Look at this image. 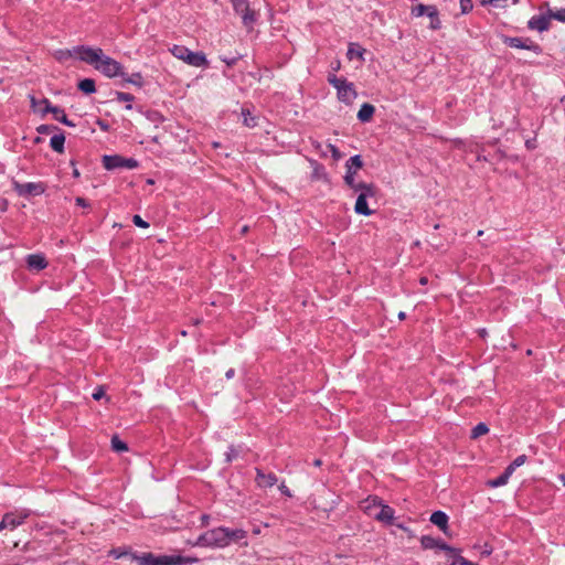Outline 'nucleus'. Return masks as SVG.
<instances>
[{"label":"nucleus","instance_id":"obj_1","mask_svg":"<svg viewBox=\"0 0 565 565\" xmlns=\"http://www.w3.org/2000/svg\"><path fill=\"white\" fill-rule=\"evenodd\" d=\"M134 559L139 565H191L199 563V558L194 556L181 555H156L153 553H142L134 555Z\"/></svg>","mask_w":565,"mask_h":565},{"label":"nucleus","instance_id":"obj_2","mask_svg":"<svg viewBox=\"0 0 565 565\" xmlns=\"http://www.w3.org/2000/svg\"><path fill=\"white\" fill-rule=\"evenodd\" d=\"M420 544H422L423 548H425V550L438 548V550L445 551L449 558L448 565H475L473 563H471V562L467 561L466 558H463L462 556H460L458 550L449 546L441 540H437L429 535H424L420 539Z\"/></svg>","mask_w":565,"mask_h":565},{"label":"nucleus","instance_id":"obj_3","mask_svg":"<svg viewBox=\"0 0 565 565\" xmlns=\"http://www.w3.org/2000/svg\"><path fill=\"white\" fill-rule=\"evenodd\" d=\"M193 546L211 547V548H225L227 541L224 535V526L214 527L198 536L195 542L190 543Z\"/></svg>","mask_w":565,"mask_h":565},{"label":"nucleus","instance_id":"obj_4","mask_svg":"<svg viewBox=\"0 0 565 565\" xmlns=\"http://www.w3.org/2000/svg\"><path fill=\"white\" fill-rule=\"evenodd\" d=\"M171 54L185 62L186 64L195 67L207 66L209 62L203 52H192L186 46L173 45L170 49Z\"/></svg>","mask_w":565,"mask_h":565},{"label":"nucleus","instance_id":"obj_5","mask_svg":"<svg viewBox=\"0 0 565 565\" xmlns=\"http://www.w3.org/2000/svg\"><path fill=\"white\" fill-rule=\"evenodd\" d=\"M328 82L337 89L338 98L341 102L350 104L356 97L353 83L348 82L345 78H339L334 74H330Z\"/></svg>","mask_w":565,"mask_h":565},{"label":"nucleus","instance_id":"obj_6","mask_svg":"<svg viewBox=\"0 0 565 565\" xmlns=\"http://www.w3.org/2000/svg\"><path fill=\"white\" fill-rule=\"evenodd\" d=\"M234 11L241 15L242 23L248 30L253 29L258 19L255 10L250 9L248 0H232Z\"/></svg>","mask_w":565,"mask_h":565},{"label":"nucleus","instance_id":"obj_7","mask_svg":"<svg viewBox=\"0 0 565 565\" xmlns=\"http://www.w3.org/2000/svg\"><path fill=\"white\" fill-rule=\"evenodd\" d=\"M73 52L78 56L81 61L93 65L95 68L104 56L102 49L85 45L74 47Z\"/></svg>","mask_w":565,"mask_h":565},{"label":"nucleus","instance_id":"obj_8","mask_svg":"<svg viewBox=\"0 0 565 565\" xmlns=\"http://www.w3.org/2000/svg\"><path fill=\"white\" fill-rule=\"evenodd\" d=\"M96 70L103 73L105 76L113 78L116 76L124 77L126 73L124 72L122 65L116 60L104 54L103 58L96 65Z\"/></svg>","mask_w":565,"mask_h":565},{"label":"nucleus","instance_id":"obj_9","mask_svg":"<svg viewBox=\"0 0 565 565\" xmlns=\"http://www.w3.org/2000/svg\"><path fill=\"white\" fill-rule=\"evenodd\" d=\"M360 194L358 195L354 211L358 214L369 216L373 214V211L367 205V199L373 198L375 195V186L373 184H369L367 186L359 190Z\"/></svg>","mask_w":565,"mask_h":565},{"label":"nucleus","instance_id":"obj_10","mask_svg":"<svg viewBox=\"0 0 565 565\" xmlns=\"http://www.w3.org/2000/svg\"><path fill=\"white\" fill-rule=\"evenodd\" d=\"M12 188L20 196L40 195L45 191V186L42 182L20 183L13 180Z\"/></svg>","mask_w":565,"mask_h":565},{"label":"nucleus","instance_id":"obj_11","mask_svg":"<svg viewBox=\"0 0 565 565\" xmlns=\"http://www.w3.org/2000/svg\"><path fill=\"white\" fill-rule=\"evenodd\" d=\"M39 104H44V109L42 110V116L51 113L54 115V119L64 124L68 127H75V124L67 118L64 110L57 106H52L51 102L47 98L40 99Z\"/></svg>","mask_w":565,"mask_h":565},{"label":"nucleus","instance_id":"obj_12","mask_svg":"<svg viewBox=\"0 0 565 565\" xmlns=\"http://www.w3.org/2000/svg\"><path fill=\"white\" fill-rule=\"evenodd\" d=\"M527 460L526 455L518 456L507 468L505 470L497 477V487H501L508 483L510 477L513 475L516 468L524 465Z\"/></svg>","mask_w":565,"mask_h":565},{"label":"nucleus","instance_id":"obj_13","mask_svg":"<svg viewBox=\"0 0 565 565\" xmlns=\"http://www.w3.org/2000/svg\"><path fill=\"white\" fill-rule=\"evenodd\" d=\"M551 20H552V15L550 13V10L547 9L546 13H541V14L533 15L527 21V28L530 30H535V31H539V32H544V31H547L550 29Z\"/></svg>","mask_w":565,"mask_h":565},{"label":"nucleus","instance_id":"obj_14","mask_svg":"<svg viewBox=\"0 0 565 565\" xmlns=\"http://www.w3.org/2000/svg\"><path fill=\"white\" fill-rule=\"evenodd\" d=\"M224 535L225 540L227 541V546H230L232 543H238L242 540H246L247 531L243 529H230L224 526ZM247 541H244L243 546H247Z\"/></svg>","mask_w":565,"mask_h":565},{"label":"nucleus","instance_id":"obj_15","mask_svg":"<svg viewBox=\"0 0 565 565\" xmlns=\"http://www.w3.org/2000/svg\"><path fill=\"white\" fill-rule=\"evenodd\" d=\"M256 483L260 488H271L278 481L277 476L273 472L265 473L262 469L256 468Z\"/></svg>","mask_w":565,"mask_h":565},{"label":"nucleus","instance_id":"obj_16","mask_svg":"<svg viewBox=\"0 0 565 565\" xmlns=\"http://www.w3.org/2000/svg\"><path fill=\"white\" fill-rule=\"evenodd\" d=\"M26 265L30 270L40 271L47 267V260L42 254H31L26 257Z\"/></svg>","mask_w":565,"mask_h":565},{"label":"nucleus","instance_id":"obj_17","mask_svg":"<svg viewBox=\"0 0 565 565\" xmlns=\"http://www.w3.org/2000/svg\"><path fill=\"white\" fill-rule=\"evenodd\" d=\"M26 518V515H17L14 513H6L2 518V521H1V526H2V530L3 529H15L17 526H19L20 524L23 523L24 519Z\"/></svg>","mask_w":565,"mask_h":565},{"label":"nucleus","instance_id":"obj_18","mask_svg":"<svg viewBox=\"0 0 565 565\" xmlns=\"http://www.w3.org/2000/svg\"><path fill=\"white\" fill-rule=\"evenodd\" d=\"M124 157L119 154H105L103 157V166L106 170H115L118 168H122Z\"/></svg>","mask_w":565,"mask_h":565},{"label":"nucleus","instance_id":"obj_19","mask_svg":"<svg viewBox=\"0 0 565 565\" xmlns=\"http://www.w3.org/2000/svg\"><path fill=\"white\" fill-rule=\"evenodd\" d=\"M380 511L374 514V518L381 522H385L387 524H391L394 519V510L386 505L379 502Z\"/></svg>","mask_w":565,"mask_h":565},{"label":"nucleus","instance_id":"obj_20","mask_svg":"<svg viewBox=\"0 0 565 565\" xmlns=\"http://www.w3.org/2000/svg\"><path fill=\"white\" fill-rule=\"evenodd\" d=\"M430 522L438 526L445 534H447L448 529V515L443 511H435L430 515Z\"/></svg>","mask_w":565,"mask_h":565},{"label":"nucleus","instance_id":"obj_21","mask_svg":"<svg viewBox=\"0 0 565 565\" xmlns=\"http://www.w3.org/2000/svg\"><path fill=\"white\" fill-rule=\"evenodd\" d=\"M412 13L415 17L427 14L429 18H436L438 11L435 6L418 4L413 9Z\"/></svg>","mask_w":565,"mask_h":565},{"label":"nucleus","instance_id":"obj_22","mask_svg":"<svg viewBox=\"0 0 565 565\" xmlns=\"http://www.w3.org/2000/svg\"><path fill=\"white\" fill-rule=\"evenodd\" d=\"M375 107L371 104L365 103L361 106L360 110L358 111V119L361 122H367L372 119Z\"/></svg>","mask_w":565,"mask_h":565},{"label":"nucleus","instance_id":"obj_23","mask_svg":"<svg viewBox=\"0 0 565 565\" xmlns=\"http://www.w3.org/2000/svg\"><path fill=\"white\" fill-rule=\"evenodd\" d=\"M354 174H355V170H351V168L349 167V169L347 170L345 172V175H344V182L354 191H359L365 186H367L369 184L367 183H364V182H360V183H356L355 180H354Z\"/></svg>","mask_w":565,"mask_h":565},{"label":"nucleus","instance_id":"obj_24","mask_svg":"<svg viewBox=\"0 0 565 565\" xmlns=\"http://www.w3.org/2000/svg\"><path fill=\"white\" fill-rule=\"evenodd\" d=\"M65 136L63 134L54 135L50 140L51 148L62 153L64 151Z\"/></svg>","mask_w":565,"mask_h":565},{"label":"nucleus","instance_id":"obj_25","mask_svg":"<svg viewBox=\"0 0 565 565\" xmlns=\"http://www.w3.org/2000/svg\"><path fill=\"white\" fill-rule=\"evenodd\" d=\"M500 39L509 47L522 49V45H524L523 44V38H520V36L513 38V36H509V35H505V34H501Z\"/></svg>","mask_w":565,"mask_h":565},{"label":"nucleus","instance_id":"obj_26","mask_svg":"<svg viewBox=\"0 0 565 565\" xmlns=\"http://www.w3.org/2000/svg\"><path fill=\"white\" fill-rule=\"evenodd\" d=\"M78 89L85 94H93L96 92L95 81L92 78L82 79L78 85Z\"/></svg>","mask_w":565,"mask_h":565},{"label":"nucleus","instance_id":"obj_27","mask_svg":"<svg viewBox=\"0 0 565 565\" xmlns=\"http://www.w3.org/2000/svg\"><path fill=\"white\" fill-rule=\"evenodd\" d=\"M523 44L522 45V50H527V51H531L533 53H535L536 55H540L543 53V49L540 44H537L536 42H534L533 40H531L530 38H523Z\"/></svg>","mask_w":565,"mask_h":565},{"label":"nucleus","instance_id":"obj_28","mask_svg":"<svg viewBox=\"0 0 565 565\" xmlns=\"http://www.w3.org/2000/svg\"><path fill=\"white\" fill-rule=\"evenodd\" d=\"M121 78L125 83L132 84L137 87L143 86V77H142L141 73H132L130 75L126 73V76H124Z\"/></svg>","mask_w":565,"mask_h":565},{"label":"nucleus","instance_id":"obj_29","mask_svg":"<svg viewBox=\"0 0 565 565\" xmlns=\"http://www.w3.org/2000/svg\"><path fill=\"white\" fill-rule=\"evenodd\" d=\"M111 448L117 452H122L128 450V446L125 441H122L118 436H113L111 438Z\"/></svg>","mask_w":565,"mask_h":565},{"label":"nucleus","instance_id":"obj_30","mask_svg":"<svg viewBox=\"0 0 565 565\" xmlns=\"http://www.w3.org/2000/svg\"><path fill=\"white\" fill-rule=\"evenodd\" d=\"M363 166V162H362V159H361V156L359 154H355V156H352L345 163V168L347 170L349 169V167L351 168V170H353V168L355 170L358 169H361Z\"/></svg>","mask_w":565,"mask_h":565},{"label":"nucleus","instance_id":"obj_31","mask_svg":"<svg viewBox=\"0 0 565 565\" xmlns=\"http://www.w3.org/2000/svg\"><path fill=\"white\" fill-rule=\"evenodd\" d=\"M489 431V427L484 423H479L471 430V438H478L486 435Z\"/></svg>","mask_w":565,"mask_h":565},{"label":"nucleus","instance_id":"obj_32","mask_svg":"<svg viewBox=\"0 0 565 565\" xmlns=\"http://www.w3.org/2000/svg\"><path fill=\"white\" fill-rule=\"evenodd\" d=\"M347 55L350 60L354 57L363 60V50L359 45L350 44Z\"/></svg>","mask_w":565,"mask_h":565},{"label":"nucleus","instance_id":"obj_33","mask_svg":"<svg viewBox=\"0 0 565 565\" xmlns=\"http://www.w3.org/2000/svg\"><path fill=\"white\" fill-rule=\"evenodd\" d=\"M116 99L119 102H126L128 105L126 106L127 109H131V102L135 99V97L129 93L124 92H117L116 93Z\"/></svg>","mask_w":565,"mask_h":565},{"label":"nucleus","instance_id":"obj_34","mask_svg":"<svg viewBox=\"0 0 565 565\" xmlns=\"http://www.w3.org/2000/svg\"><path fill=\"white\" fill-rule=\"evenodd\" d=\"M550 10V13L552 15V19H555L559 22H565V8H562L559 10H552V9H548Z\"/></svg>","mask_w":565,"mask_h":565},{"label":"nucleus","instance_id":"obj_35","mask_svg":"<svg viewBox=\"0 0 565 565\" xmlns=\"http://www.w3.org/2000/svg\"><path fill=\"white\" fill-rule=\"evenodd\" d=\"M40 100H38L34 96H30V106L33 109V111L40 113L42 115V110L44 109V104H39Z\"/></svg>","mask_w":565,"mask_h":565},{"label":"nucleus","instance_id":"obj_36","mask_svg":"<svg viewBox=\"0 0 565 565\" xmlns=\"http://www.w3.org/2000/svg\"><path fill=\"white\" fill-rule=\"evenodd\" d=\"M243 115H244V124L247 127L256 126V118L255 117H250L248 110L243 109Z\"/></svg>","mask_w":565,"mask_h":565},{"label":"nucleus","instance_id":"obj_37","mask_svg":"<svg viewBox=\"0 0 565 565\" xmlns=\"http://www.w3.org/2000/svg\"><path fill=\"white\" fill-rule=\"evenodd\" d=\"M138 161L134 158H124V164H122V168L124 169H136L138 167Z\"/></svg>","mask_w":565,"mask_h":565},{"label":"nucleus","instance_id":"obj_38","mask_svg":"<svg viewBox=\"0 0 565 565\" xmlns=\"http://www.w3.org/2000/svg\"><path fill=\"white\" fill-rule=\"evenodd\" d=\"M225 457H226V459H225L226 462L233 461L235 458L238 457L237 449H235L233 446H231L228 448V450L226 451Z\"/></svg>","mask_w":565,"mask_h":565},{"label":"nucleus","instance_id":"obj_39","mask_svg":"<svg viewBox=\"0 0 565 565\" xmlns=\"http://www.w3.org/2000/svg\"><path fill=\"white\" fill-rule=\"evenodd\" d=\"M132 222L138 227H141V228H148L149 227V223L143 221L140 215H137V214L134 215Z\"/></svg>","mask_w":565,"mask_h":565},{"label":"nucleus","instance_id":"obj_40","mask_svg":"<svg viewBox=\"0 0 565 565\" xmlns=\"http://www.w3.org/2000/svg\"><path fill=\"white\" fill-rule=\"evenodd\" d=\"M328 148H329V150H330V152H331V154H332L334 160L341 159L342 153L340 152V150L334 145L329 143Z\"/></svg>","mask_w":565,"mask_h":565},{"label":"nucleus","instance_id":"obj_41","mask_svg":"<svg viewBox=\"0 0 565 565\" xmlns=\"http://www.w3.org/2000/svg\"><path fill=\"white\" fill-rule=\"evenodd\" d=\"M461 12L467 13L472 9L471 0H460Z\"/></svg>","mask_w":565,"mask_h":565},{"label":"nucleus","instance_id":"obj_42","mask_svg":"<svg viewBox=\"0 0 565 565\" xmlns=\"http://www.w3.org/2000/svg\"><path fill=\"white\" fill-rule=\"evenodd\" d=\"M525 147L527 150H534L537 148L536 137L530 138L525 140Z\"/></svg>","mask_w":565,"mask_h":565},{"label":"nucleus","instance_id":"obj_43","mask_svg":"<svg viewBox=\"0 0 565 565\" xmlns=\"http://www.w3.org/2000/svg\"><path fill=\"white\" fill-rule=\"evenodd\" d=\"M509 2L514 6L518 4L520 0H497V7H509Z\"/></svg>","mask_w":565,"mask_h":565},{"label":"nucleus","instance_id":"obj_44","mask_svg":"<svg viewBox=\"0 0 565 565\" xmlns=\"http://www.w3.org/2000/svg\"><path fill=\"white\" fill-rule=\"evenodd\" d=\"M53 129H56V127L50 125H41L40 127H38V131L40 134H49Z\"/></svg>","mask_w":565,"mask_h":565},{"label":"nucleus","instance_id":"obj_45","mask_svg":"<svg viewBox=\"0 0 565 565\" xmlns=\"http://www.w3.org/2000/svg\"><path fill=\"white\" fill-rule=\"evenodd\" d=\"M239 57L233 56V57H222V61L226 63L227 66H234Z\"/></svg>","mask_w":565,"mask_h":565},{"label":"nucleus","instance_id":"obj_46","mask_svg":"<svg viewBox=\"0 0 565 565\" xmlns=\"http://www.w3.org/2000/svg\"><path fill=\"white\" fill-rule=\"evenodd\" d=\"M279 490L282 494H285L286 497H291V492L290 490L288 489V487L282 482L281 484H279Z\"/></svg>","mask_w":565,"mask_h":565},{"label":"nucleus","instance_id":"obj_47","mask_svg":"<svg viewBox=\"0 0 565 565\" xmlns=\"http://www.w3.org/2000/svg\"><path fill=\"white\" fill-rule=\"evenodd\" d=\"M430 19H431V23H430L431 29H434V30L439 29L440 21L438 19V14L436 15V18H430Z\"/></svg>","mask_w":565,"mask_h":565},{"label":"nucleus","instance_id":"obj_48","mask_svg":"<svg viewBox=\"0 0 565 565\" xmlns=\"http://www.w3.org/2000/svg\"><path fill=\"white\" fill-rule=\"evenodd\" d=\"M104 396V391L102 387H98L96 392L93 393V398L98 401Z\"/></svg>","mask_w":565,"mask_h":565},{"label":"nucleus","instance_id":"obj_49","mask_svg":"<svg viewBox=\"0 0 565 565\" xmlns=\"http://www.w3.org/2000/svg\"><path fill=\"white\" fill-rule=\"evenodd\" d=\"M73 53L74 52H72V51H60L58 52V54H60L58 58L62 60V58L70 57V56H72Z\"/></svg>","mask_w":565,"mask_h":565},{"label":"nucleus","instance_id":"obj_50","mask_svg":"<svg viewBox=\"0 0 565 565\" xmlns=\"http://www.w3.org/2000/svg\"><path fill=\"white\" fill-rule=\"evenodd\" d=\"M75 201H76V205H78V206H83V207L88 206V203L84 198L78 196V198H76Z\"/></svg>","mask_w":565,"mask_h":565},{"label":"nucleus","instance_id":"obj_51","mask_svg":"<svg viewBox=\"0 0 565 565\" xmlns=\"http://www.w3.org/2000/svg\"><path fill=\"white\" fill-rule=\"evenodd\" d=\"M234 375H235V370H234V369H230V370H227V371H226V373H225V377H226L227 380L233 379V377H234Z\"/></svg>","mask_w":565,"mask_h":565},{"label":"nucleus","instance_id":"obj_52","mask_svg":"<svg viewBox=\"0 0 565 565\" xmlns=\"http://www.w3.org/2000/svg\"><path fill=\"white\" fill-rule=\"evenodd\" d=\"M111 554L116 557V558H119L121 557L124 554L120 553V552H117V551H113Z\"/></svg>","mask_w":565,"mask_h":565},{"label":"nucleus","instance_id":"obj_53","mask_svg":"<svg viewBox=\"0 0 565 565\" xmlns=\"http://www.w3.org/2000/svg\"><path fill=\"white\" fill-rule=\"evenodd\" d=\"M487 486L494 488V479H489Z\"/></svg>","mask_w":565,"mask_h":565},{"label":"nucleus","instance_id":"obj_54","mask_svg":"<svg viewBox=\"0 0 565 565\" xmlns=\"http://www.w3.org/2000/svg\"><path fill=\"white\" fill-rule=\"evenodd\" d=\"M405 318H406V313H405V312H403V311H401V312L398 313V319H399V320H404Z\"/></svg>","mask_w":565,"mask_h":565},{"label":"nucleus","instance_id":"obj_55","mask_svg":"<svg viewBox=\"0 0 565 565\" xmlns=\"http://www.w3.org/2000/svg\"><path fill=\"white\" fill-rule=\"evenodd\" d=\"M493 2H494V0H482V1H481V3H482L483 6H486V4H491V3H493Z\"/></svg>","mask_w":565,"mask_h":565},{"label":"nucleus","instance_id":"obj_56","mask_svg":"<svg viewBox=\"0 0 565 565\" xmlns=\"http://www.w3.org/2000/svg\"><path fill=\"white\" fill-rule=\"evenodd\" d=\"M427 281H428V279L426 277L420 278V284L422 285H426Z\"/></svg>","mask_w":565,"mask_h":565},{"label":"nucleus","instance_id":"obj_57","mask_svg":"<svg viewBox=\"0 0 565 565\" xmlns=\"http://www.w3.org/2000/svg\"><path fill=\"white\" fill-rule=\"evenodd\" d=\"M321 463H322V462H321V460H320V459H316V460H315V462H313V465H315V466H317V467L321 466Z\"/></svg>","mask_w":565,"mask_h":565},{"label":"nucleus","instance_id":"obj_58","mask_svg":"<svg viewBox=\"0 0 565 565\" xmlns=\"http://www.w3.org/2000/svg\"><path fill=\"white\" fill-rule=\"evenodd\" d=\"M73 175H74L75 178H78V177H79V172H78V170H77V169H74V171H73Z\"/></svg>","mask_w":565,"mask_h":565},{"label":"nucleus","instance_id":"obj_59","mask_svg":"<svg viewBox=\"0 0 565 565\" xmlns=\"http://www.w3.org/2000/svg\"><path fill=\"white\" fill-rule=\"evenodd\" d=\"M333 67L339 68V67H340V64H333Z\"/></svg>","mask_w":565,"mask_h":565},{"label":"nucleus","instance_id":"obj_60","mask_svg":"<svg viewBox=\"0 0 565 565\" xmlns=\"http://www.w3.org/2000/svg\"><path fill=\"white\" fill-rule=\"evenodd\" d=\"M333 67L339 68V67H340V64H333Z\"/></svg>","mask_w":565,"mask_h":565}]
</instances>
